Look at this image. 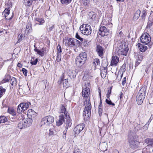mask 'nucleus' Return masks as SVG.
Wrapping results in <instances>:
<instances>
[{"label":"nucleus","mask_w":153,"mask_h":153,"mask_svg":"<svg viewBox=\"0 0 153 153\" xmlns=\"http://www.w3.org/2000/svg\"><path fill=\"white\" fill-rule=\"evenodd\" d=\"M6 91V89L3 88L2 87H0V98L4 94Z\"/></svg>","instance_id":"2f4dec72"},{"label":"nucleus","mask_w":153,"mask_h":153,"mask_svg":"<svg viewBox=\"0 0 153 153\" xmlns=\"http://www.w3.org/2000/svg\"><path fill=\"white\" fill-rule=\"evenodd\" d=\"M62 53V49L61 46L58 45L57 46V54L61 55Z\"/></svg>","instance_id":"79ce46f5"},{"label":"nucleus","mask_w":153,"mask_h":153,"mask_svg":"<svg viewBox=\"0 0 153 153\" xmlns=\"http://www.w3.org/2000/svg\"><path fill=\"white\" fill-rule=\"evenodd\" d=\"M126 65H123L122 66L121 68V69H122V70H123V71H125V68L126 67Z\"/></svg>","instance_id":"680f3d73"},{"label":"nucleus","mask_w":153,"mask_h":153,"mask_svg":"<svg viewBox=\"0 0 153 153\" xmlns=\"http://www.w3.org/2000/svg\"><path fill=\"white\" fill-rule=\"evenodd\" d=\"M30 102L21 103L18 106L17 111L19 113H21L26 110L29 107Z\"/></svg>","instance_id":"0eeeda50"},{"label":"nucleus","mask_w":153,"mask_h":153,"mask_svg":"<svg viewBox=\"0 0 153 153\" xmlns=\"http://www.w3.org/2000/svg\"><path fill=\"white\" fill-rule=\"evenodd\" d=\"M60 109H61V113H63L64 114L63 115H65V114L66 116H67V112L66 111V108L65 107L62 105H61L60 106Z\"/></svg>","instance_id":"393cba45"},{"label":"nucleus","mask_w":153,"mask_h":153,"mask_svg":"<svg viewBox=\"0 0 153 153\" xmlns=\"http://www.w3.org/2000/svg\"><path fill=\"white\" fill-rule=\"evenodd\" d=\"M101 76L102 78H105V76L104 74H102V73H101Z\"/></svg>","instance_id":"69168bd1"},{"label":"nucleus","mask_w":153,"mask_h":153,"mask_svg":"<svg viewBox=\"0 0 153 153\" xmlns=\"http://www.w3.org/2000/svg\"><path fill=\"white\" fill-rule=\"evenodd\" d=\"M22 122L23 123V125L24 126V128H25L29 126L28 125L26 121V120L25 119H23L22 120Z\"/></svg>","instance_id":"49530a36"},{"label":"nucleus","mask_w":153,"mask_h":153,"mask_svg":"<svg viewBox=\"0 0 153 153\" xmlns=\"http://www.w3.org/2000/svg\"><path fill=\"white\" fill-rule=\"evenodd\" d=\"M140 13V10L139 9L137 10L134 14L133 17L134 19L136 20L137 19L139 18Z\"/></svg>","instance_id":"cd10ccee"},{"label":"nucleus","mask_w":153,"mask_h":153,"mask_svg":"<svg viewBox=\"0 0 153 153\" xmlns=\"http://www.w3.org/2000/svg\"><path fill=\"white\" fill-rule=\"evenodd\" d=\"M7 119L4 116H0V123H3L7 122Z\"/></svg>","instance_id":"c9c22d12"},{"label":"nucleus","mask_w":153,"mask_h":153,"mask_svg":"<svg viewBox=\"0 0 153 153\" xmlns=\"http://www.w3.org/2000/svg\"><path fill=\"white\" fill-rule=\"evenodd\" d=\"M102 107H98V113L100 116H101L102 115Z\"/></svg>","instance_id":"3c124183"},{"label":"nucleus","mask_w":153,"mask_h":153,"mask_svg":"<svg viewBox=\"0 0 153 153\" xmlns=\"http://www.w3.org/2000/svg\"><path fill=\"white\" fill-rule=\"evenodd\" d=\"M72 0H61V2L62 4H68L71 2Z\"/></svg>","instance_id":"58836bf2"},{"label":"nucleus","mask_w":153,"mask_h":153,"mask_svg":"<svg viewBox=\"0 0 153 153\" xmlns=\"http://www.w3.org/2000/svg\"><path fill=\"white\" fill-rule=\"evenodd\" d=\"M22 34H19L17 37L18 40V42H21L22 39Z\"/></svg>","instance_id":"09e8293b"},{"label":"nucleus","mask_w":153,"mask_h":153,"mask_svg":"<svg viewBox=\"0 0 153 153\" xmlns=\"http://www.w3.org/2000/svg\"><path fill=\"white\" fill-rule=\"evenodd\" d=\"M18 127L19 129H22L24 128V126L23 125V123L22 121L20 122L18 124Z\"/></svg>","instance_id":"a18cd8bd"},{"label":"nucleus","mask_w":153,"mask_h":153,"mask_svg":"<svg viewBox=\"0 0 153 153\" xmlns=\"http://www.w3.org/2000/svg\"><path fill=\"white\" fill-rule=\"evenodd\" d=\"M36 0H23V3L26 6H30L32 5L33 1H36Z\"/></svg>","instance_id":"4be33fe9"},{"label":"nucleus","mask_w":153,"mask_h":153,"mask_svg":"<svg viewBox=\"0 0 153 153\" xmlns=\"http://www.w3.org/2000/svg\"><path fill=\"white\" fill-rule=\"evenodd\" d=\"M111 87H110L109 89H108V91L107 94L110 95L111 94Z\"/></svg>","instance_id":"052dcab7"},{"label":"nucleus","mask_w":153,"mask_h":153,"mask_svg":"<svg viewBox=\"0 0 153 153\" xmlns=\"http://www.w3.org/2000/svg\"><path fill=\"white\" fill-rule=\"evenodd\" d=\"M10 76L8 75H7L5 76V78L3 80L2 82L3 83L8 82L10 79Z\"/></svg>","instance_id":"f704fd0d"},{"label":"nucleus","mask_w":153,"mask_h":153,"mask_svg":"<svg viewBox=\"0 0 153 153\" xmlns=\"http://www.w3.org/2000/svg\"><path fill=\"white\" fill-rule=\"evenodd\" d=\"M10 10L9 9H6L2 13L3 15H4L5 19L7 20H10L13 17V13L11 16L10 14Z\"/></svg>","instance_id":"9b49d317"},{"label":"nucleus","mask_w":153,"mask_h":153,"mask_svg":"<svg viewBox=\"0 0 153 153\" xmlns=\"http://www.w3.org/2000/svg\"><path fill=\"white\" fill-rule=\"evenodd\" d=\"M90 92V88L87 87L84 88L82 92V97L85 98V100L84 104L85 109L83 111V114L86 118L90 117L91 114V106L89 97Z\"/></svg>","instance_id":"f257e3e1"},{"label":"nucleus","mask_w":153,"mask_h":153,"mask_svg":"<svg viewBox=\"0 0 153 153\" xmlns=\"http://www.w3.org/2000/svg\"><path fill=\"white\" fill-rule=\"evenodd\" d=\"M85 126L84 124H80L77 125L74 129V131L76 135H78L83 130Z\"/></svg>","instance_id":"9d476101"},{"label":"nucleus","mask_w":153,"mask_h":153,"mask_svg":"<svg viewBox=\"0 0 153 153\" xmlns=\"http://www.w3.org/2000/svg\"><path fill=\"white\" fill-rule=\"evenodd\" d=\"M64 115L62 114L59 116V119L56 121L57 125L60 126L64 122Z\"/></svg>","instance_id":"dca6fc26"},{"label":"nucleus","mask_w":153,"mask_h":153,"mask_svg":"<svg viewBox=\"0 0 153 153\" xmlns=\"http://www.w3.org/2000/svg\"><path fill=\"white\" fill-rule=\"evenodd\" d=\"M106 146V144L105 143L101 144V149L102 151H104L107 149Z\"/></svg>","instance_id":"c03bdc74"},{"label":"nucleus","mask_w":153,"mask_h":153,"mask_svg":"<svg viewBox=\"0 0 153 153\" xmlns=\"http://www.w3.org/2000/svg\"><path fill=\"white\" fill-rule=\"evenodd\" d=\"M26 120V121L28 125L29 126L30 125L32 122V120L31 118L29 117L28 118H27L26 119H25Z\"/></svg>","instance_id":"a19ab883"},{"label":"nucleus","mask_w":153,"mask_h":153,"mask_svg":"<svg viewBox=\"0 0 153 153\" xmlns=\"http://www.w3.org/2000/svg\"><path fill=\"white\" fill-rule=\"evenodd\" d=\"M140 125H137V126L135 127V129L136 130H139L140 129Z\"/></svg>","instance_id":"bf43d9fd"},{"label":"nucleus","mask_w":153,"mask_h":153,"mask_svg":"<svg viewBox=\"0 0 153 153\" xmlns=\"http://www.w3.org/2000/svg\"><path fill=\"white\" fill-rule=\"evenodd\" d=\"M76 38L81 41H82L83 40V39L77 33H76Z\"/></svg>","instance_id":"603ef678"},{"label":"nucleus","mask_w":153,"mask_h":153,"mask_svg":"<svg viewBox=\"0 0 153 153\" xmlns=\"http://www.w3.org/2000/svg\"><path fill=\"white\" fill-rule=\"evenodd\" d=\"M123 73H121V72H118L117 77V79L119 80H120L122 78Z\"/></svg>","instance_id":"37998d69"},{"label":"nucleus","mask_w":153,"mask_h":153,"mask_svg":"<svg viewBox=\"0 0 153 153\" xmlns=\"http://www.w3.org/2000/svg\"><path fill=\"white\" fill-rule=\"evenodd\" d=\"M36 112L32 109H30L28 110L27 113V116L28 117L33 118L36 115Z\"/></svg>","instance_id":"f3484780"},{"label":"nucleus","mask_w":153,"mask_h":153,"mask_svg":"<svg viewBox=\"0 0 153 153\" xmlns=\"http://www.w3.org/2000/svg\"><path fill=\"white\" fill-rule=\"evenodd\" d=\"M49 131L48 134L49 136L54 134L55 131L54 127L53 126H51L49 130Z\"/></svg>","instance_id":"7c9ffc66"},{"label":"nucleus","mask_w":153,"mask_h":153,"mask_svg":"<svg viewBox=\"0 0 153 153\" xmlns=\"http://www.w3.org/2000/svg\"><path fill=\"white\" fill-rule=\"evenodd\" d=\"M75 62L76 65L79 67L81 66L85 63L79 56H78L76 57Z\"/></svg>","instance_id":"2eb2a0df"},{"label":"nucleus","mask_w":153,"mask_h":153,"mask_svg":"<svg viewBox=\"0 0 153 153\" xmlns=\"http://www.w3.org/2000/svg\"><path fill=\"white\" fill-rule=\"evenodd\" d=\"M98 90L99 91V93L100 95V102L99 105V107H101L102 106V101L101 100V92L100 91V88H98Z\"/></svg>","instance_id":"4c0bfd02"},{"label":"nucleus","mask_w":153,"mask_h":153,"mask_svg":"<svg viewBox=\"0 0 153 153\" xmlns=\"http://www.w3.org/2000/svg\"><path fill=\"white\" fill-rule=\"evenodd\" d=\"M89 16L90 17L91 19L92 20H94L95 18L96 15L93 12H91L89 14Z\"/></svg>","instance_id":"ea45409f"},{"label":"nucleus","mask_w":153,"mask_h":153,"mask_svg":"<svg viewBox=\"0 0 153 153\" xmlns=\"http://www.w3.org/2000/svg\"><path fill=\"white\" fill-rule=\"evenodd\" d=\"M61 81H63V87H67L69 86V84L68 79H65L63 80L62 78H60Z\"/></svg>","instance_id":"b1692460"},{"label":"nucleus","mask_w":153,"mask_h":153,"mask_svg":"<svg viewBox=\"0 0 153 153\" xmlns=\"http://www.w3.org/2000/svg\"><path fill=\"white\" fill-rule=\"evenodd\" d=\"M32 30L31 24L30 22H28L26 26V30L28 32H30Z\"/></svg>","instance_id":"c85d7f7f"},{"label":"nucleus","mask_w":153,"mask_h":153,"mask_svg":"<svg viewBox=\"0 0 153 153\" xmlns=\"http://www.w3.org/2000/svg\"><path fill=\"white\" fill-rule=\"evenodd\" d=\"M137 136L134 134L130 133L128 135V142L129 146L132 149H135L138 148L140 142L137 140Z\"/></svg>","instance_id":"f03ea898"},{"label":"nucleus","mask_w":153,"mask_h":153,"mask_svg":"<svg viewBox=\"0 0 153 153\" xmlns=\"http://www.w3.org/2000/svg\"><path fill=\"white\" fill-rule=\"evenodd\" d=\"M119 61V58L116 56H113L111 62V65L116 67Z\"/></svg>","instance_id":"ddd939ff"},{"label":"nucleus","mask_w":153,"mask_h":153,"mask_svg":"<svg viewBox=\"0 0 153 153\" xmlns=\"http://www.w3.org/2000/svg\"><path fill=\"white\" fill-rule=\"evenodd\" d=\"M71 120L69 118V119H67V120L66 121V123L65 124V127L66 128V131L65 132V131H64L63 132V133L65 134V135L66 133V131H67V129H68V128L71 126L72 123L71 122Z\"/></svg>","instance_id":"aec40b11"},{"label":"nucleus","mask_w":153,"mask_h":153,"mask_svg":"<svg viewBox=\"0 0 153 153\" xmlns=\"http://www.w3.org/2000/svg\"><path fill=\"white\" fill-rule=\"evenodd\" d=\"M38 61L37 59H35L34 57H33L31 59L30 63L32 65H35L37 63Z\"/></svg>","instance_id":"72a5a7b5"},{"label":"nucleus","mask_w":153,"mask_h":153,"mask_svg":"<svg viewBox=\"0 0 153 153\" xmlns=\"http://www.w3.org/2000/svg\"><path fill=\"white\" fill-rule=\"evenodd\" d=\"M34 51L36 52L37 53L41 56H44V51L43 48H42L41 50H39L37 49V48H34Z\"/></svg>","instance_id":"412c9836"},{"label":"nucleus","mask_w":153,"mask_h":153,"mask_svg":"<svg viewBox=\"0 0 153 153\" xmlns=\"http://www.w3.org/2000/svg\"><path fill=\"white\" fill-rule=\"evenodd\" d=\"M74 153H81L79 149H76L74 150Z\"/></svg>","instance_id":"e2e57ef3"},{"label":"nucleus","mask_w":153,"mask_h":153,"mask_svg":"<svg viewBox=\"0 0 153 153\" xmlns=\"http://www.w3.org/2000/svg\"><path fill=\"white\" fill-rule=\"evenodd\" d=\"M79 56L85 62V61L86 60L87 57V55L85 53H82L80 54Z\"/></svg>","instance_id":"5701e85b"},{"label":"nucleus","mask_w":153,"mask_h":153,"mask_svg":"<svg viewBox=\"0 0 153 153\" xmlns=\"http://www.w3.org/2000/svg\"><path fill=\"white\" fill-rule=\"evenodd\" d=\"M22 65L20 63H19L17 64V66L19 68H21Z\"/></svg>","instance_id":"0e129e2a"},{"label":"nucleus","mask_w":153,"mask_h":153,"mask_svg":"<svg viewBox=\"0 0 153 153\" xmlns=\"http://www.w3.org/2000/svg\"><path fill=\"white\" fill-rule=\"evenodd\" d=\"M148 123L147 124H147H146L145 125V126L143 127H146V129H147V128L148 127V126H149V122H148Z\"/></svg>","instance_id":"338daca9"},{"label":"nucleus","mask_w":153,"mask_h":153,"mask_svg":"<svg viewBox=\"0 0 153 153\" xmlns=\"http://www.w3.org/2000/svg\"><path fill=\"white\" fill-rule=\"evenodd\" d=\"M96 51L98 56L102 58L104 53L103 48L100 45H97Z\"/></svg>","instance_id":"f8f14e48"},{"label":"nucleus","mask_w":153,"mask_h":153,"mask_svg":"<svg viewBox=\"0 0 153 153\" xmlns=\"http://www.w3.org/2000/svg\"><path fill=\"white\" fill-rule=\"evenodd\" d=\"M99 33L101 36H107L111 34L109 30L104 26H100Z\"/></svg>","instance_id":"6e6552de"},{"label":"nucleus","mask_w":153,"mask_h":153,"mask_svg":"<svg viewBox=\"0 0 153 153\" xmlns=\"http://www.w3.org/2000/svg\"><path fill=\"white\" fill-rule=\"evenodd\" d=\"M151 38L147 33L143 34L140 37L141 42L143 44L147 45L151 42Z\"/></svg>","instance_id":"423d86ee"},{"label":"nucleus","mask_w":153,"mask_h":153,"mask_svg":"<svg viewBox=\"0 0 153 153\" xmlns=\"http://www.w3.org/2000/svg\"><path fill=\"white\" fill-rule=\"evenodd\" d=\"M55 26L54 25H52L51 27H50L48 28V31H51L54 28Z\"/></svg>","instance_id":"13d9d810"},{"label":"nucleus","mask_w":153,"mask_h":153,"mask_svg":"<svg viewBox=\"0 0 153 153\" xmlns=\"http://www.w3.org/2000/svg\"><path fill=\"white\" fill-rule=\"evenodd\" d=\"M81 33L84 35H89L91 33V26L88 24H83L79 27Z\"/></svg>","instance_id":"20e7f679"},{"label":"nucleus","mask_w":153,"mask_h":153,"mask_svg":"<svg viewBox=\"0 0 153 153\" xmlns=\"http://www.w3.org/2000/svg\"><path fill=\"white\" fill-rule=\"evenodd\" d=\"M137 45L140 51L141 52H144L147 49L146 46L140 43H138Z\"/></svg>","instance_id":"a211bd4d"},{"label":"nucleus","mask_w":153,"mask_h":153,"mask_svg":"<svg viewBox=\"0 0 153 153\" xmlns=\"http://www.w3.org/2000/svg\"><path fill=\"white\" fill-rule=\"evenodd\" d=\"M118 55L126 56L128 50V45L125 42L119 43L116 49Z\"/></svg>","instance_id":"7ed1b4c3"},{"label":"nucleus","mask_w":153,"mask_h":153,"mask_svg":"<svg viewBox=\"0 0 153 153\" xmlns=\"http://www.w3.org/2000/svg\"><path fill=\"white\" fill-rule=\"evenodd\" d=\"M64 42H65V45L67 46L72 47L75 46V43L74 39L73 38H66L64 40Z\"/></svg>","instance_id":"1a4fd4ad"},{"label":"nucleus","mask_w":153,"mask_h":153,"mask_svg":"<svg viewBox=\"0 0 153 153\" xmlns=\"http://www.w3.org/2000/svg\"><path fill=\"white\" fill-rule=\"evenodd\" d=\"M10 83L12 85H15L16 84V79L14 77H12L10 80Z\"/></svg>","instance_id":"e433bc0d"},{"label":"nucleus","mask_w":153,"mask_h":153,"mask_svg":"<svg viewBox=\"0 0 153 153\" xmlns=\"http://www.w3.org/2000/svg\"><path fill=\"white\" fill-rule=\"evenodd\" d=\"M100 64V61L98 59L96 58L93 60L92 64L94 67H95L96 66L99 65Z\"/></svg>","instance_id":"bb28decb"},{"label":"nucleus","mask_w":153,"mask_h":153,"mask_svg":"<svg viewBox=\"0 0 153 153\" xmlns=\"http://www.w3.org/2000/svg\"><path fill=\"white\" fill-rule=\"evenodd\" d=\"M74 42L75 43V46H76H76L80 45V42L78 40L74 39Z\"/></svg>","instance_id":"5fc2aeb1"},{"label":"nucleus","mask_w":153,"mask_h":153,"mask_svg":"<svg viewBox=\"0 0 153 153\" xmlns=\"http://www.w3.org/2000/svg\"><path fill=\"white\" fill-rule=\"evenodd\" d=\"M54 121V118L51 116H46L42 119L40 123L41 126H48L49 125L51 124Z\"/></svg>","instance_id":"39448f33"},{"label":"nucleus","mask_w":153,"mask_h":153,"mask_svg":"<svg viewBox=\"0 0 153 153\" xmlns=\"http://www.w3.org/2000/svg\"><path fill=\"white\" fill-rule=\"evenodd\" d=\"M22 71L25 76H26L27 75V70L25 68H22Z\"/></svg>","instance_id":"864d4df0"},{"label":"nucleus","mask_w":153,"mask_h":153,"mask_svg":"<svg viewBox=\"0 0 153 153\" xmlns=\"http://www.w3.org/2000/svg\"><path fill=\"white\" fill-rule=\"evenodd\" d=\"M106 102L108 105H111L112 106H114L115 105V104L112 103L111 100H109L107 99L105 100Z\"/></svg>","instance_id":"de8ad7c7"},{"label":"nucleus","mask_w":153,"mask_h":153,"mask_svg":"<svg viewBox=\"0 0 153 153\" xmlns=\"http://www.w3.org/2000/svg\"><path fill=\"white\" fill-rule=\"evenodd\" d=\"M126 77H124L122 80V84L123 85H124L126 82Z\"/></svg>","instance_id":"4d7b16f0"},{"label":"nucleus","mask_w":153,"mask_h":153,"mask_svg":"<svg viewBox=\"0 0 153 153\" xmlns=\"http://www.w3.org/2000/svg\"><path fill=\"white\" fill-rule=\"evenodd\" d=\"M8 111L10 114H12L13 115H15V112L13 109H8Z\"/></svg>","instance_id":"8fccbe9b"},{"label":"nucleus","mask_w":153,"mask_h":153,"mask_svg":"<svg viewBox=\"0 0 153 153\" xmlns=\"http://www.w3.org/2000/svg\"><path fill=\"white\" fill-rule=\"evenodd\" d=\"M142 94V95L138 94L137 97V103L139 105H140L142 103L145 97V94H144V93H143Z\"/></svg>","instance_id":"4468645a"},{"label":"nucleus","mask_w":153,"mask_h":153,"mask_svg":"<svg viewBox=\"0 0 153 153\" xmlns=\"http://www.w3.org/2000/svg\"><path fill=\"white\" fill-rule=\"evenodd\" d=\"M147 10H143L142 11V14L141 16V18L143 20H145L147 15Z\"/></svg>","instance_id":"c756f323"},{"label":"nucleus","mask_w":153,"mask_h":153,"mask_svg":"<svg viewBox=\"0 0 153 153\" xmlns=\"http://www.w3.org/2000/svg\"><path fill=\"white\" fill-rule=\"evenodd\" d=\"M123 95V93L122 92H121L120 94L119 95V97L120 98V99H121L122 98V96Z\"/></svg>","instance_id":"774afa93"},{"label":"nucleus","mask_w":153,"mask_h":153,"mask_svg":"<svg viewBox=\"0 0 153 153\" xmlns=\"http://www.w3.org/2000/svg\"><path fill=\"white\" fill-rule=\"evenodd\" d=\"M35 20L38 22L37 24L39 25H42L45 22L44 19L41 18H36L35 19Z\"/></svg>","instance_id":"a878e982"},{"label":"nucleus","mask_w":153,"mask_h":153,"mask_svg":"<svg viewBox=\"0 0 153 153\" xmlns=\"http://www.w3.org/2000/svg\"><path fill=\"white\" fill-rule=\"evenodd\" d=\"M68 75L71 78H74L75 77L76 75V71L73 70H69L68 72Z\"/></svg>","instance_id":"6ab92c4d"},{"label":"nucleus","mask_w":153,"mask_h":153,"mask_svg":"<svg viewBox=\"0 0 153 153\" xmlns=\"http://www.w3.org/2000/svg\"><path fill=\"white\" fill-rule=\"evenodd\" d=\"M57 56L56 59V60L57 62H59L60 61L61 59V55L57 54Z\"/></svg>","instance_id":"6e6d98bb"},{"label":"nucleus","mask_w":153,"mask_h":153,"mask_svg":"<svg viewBox=\"0 0 153 153\" xmlns=\"http://www.w3.org/2000/svg\"><path fill=\"white\" fill-rule=\"evenodd\" d=\"M146 92V88L144 87L142 88L139 91L138 95H142L143 93H144V94H145Z\"/></svg>","instance_id":"473e14b6"}]
</instances>
